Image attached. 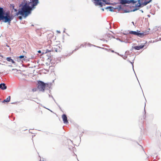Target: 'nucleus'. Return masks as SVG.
Instances as JSON below:
<instances>
[{"label":"nucleus","mask_w":161,"mask_h":161,"mask_svg":"<svg viewBox=\"0 0 161 161\" xmlns=\"http://www.w3.org/2000/svg\"><path fill=\"white\" fill-rule=\"evenodd\" d=\"M32 2H30L29 4H30L31 7L27 3H25L22 7L21 9L19 11V12L17 13L16 15H18L19 14L21 15L22 16L26 18L31 13V10L32 9V8H33L31 6V3Z\"/></svg>","instance_id":"1"},{"label":"nucleus","mask_w":161,"mask_h":161,"mask_svg":"<svg viewBox=\"0 0 161 161\" xmlns=\"http://www.w3.org/2000/svg\"><path fill=\"white\" fill-rule=\"evenodd\" d=\"M14 18L13 15H10L9 11H8L4 14L1 18V20H2L4 22H8L10 23Z\"/></svg>","instance_id":"2"},{"label":"nucleus","mask_w":161,"mask_h":161,"mask_svg":"<svg viewBox=\"0 0 161 161\" xmlns=\"http://www.w3.org/2000/svg\"><path fill=\"white\" fill-rule=\"evenodd\" d=\"M129 34L137 36L140 38H143L145 36L148 35L149 34V31H142V32L141 33L140 31L138 30L136 31H130L129 32Z\"/></svg>","instance_id":"3"},{"label":"nucleus","mask_w":161,"mask_h":161,"mask_svg":"<svg viewBox=\"0 0 161 161\" xmlns=\"http://www.w3.org/2000/svg\"><path fill=\"white\" fill-rule=\"evenodd\" d=\"M38 86L37 88L40 91L44 92L45 89V87L46 85H48V84L46 83H45L44 82L42 81H39L38 82Z\"/></svg>","instance_id":"4"},{"label":"nucleus","mask_w":161,"mask_h":161,"mask_svg":"<svg viewBox=\"0 0 161 161\" xmlns=\"http://www.w3.org/2000/svg\"><path fill=\"white\" fill-rule=\"evenodd\" d=\"M120 1V3L122 4H125L126 3H132L133 4L136 3V1H135L134 0H119Z\"/></svg>","instance_id":"5"},{"label":"nucleus","mask_w":161,"mask_h":161,"mask_svg":"<svg viewBox=\"0 0 161 161\" xmlns=\"http://www.w3.org/2000/svg\"><path fill=\"white\" fill-rule=\"evenodd\" d=\"M26 76V75L22 73H19L18 75V77L20 80H25Z\"/></svg>","instance_id":"6"},{"label":"nucleus","mask_w":161,"mask_h":161,"mask_svg":"<svg viewBox=\"0 0 161 161\" xmlns=\"http://www.w3.org/2000/svg\"><path fill=\"white\" fill-rule=\"evenodd\" d=\"M53 51H55L56 52H60L61 50V47L55 45L53 49Z\"/></svg>","instance_id":"7"},{"label":"nucleus","mask_w":161,"mask_h":161,"mask_svg":"<svg viewBox=\"0 0 161 161\" xmlns=\"http://www.w3.org/2000/svg\"><path fill=\"white\" fill-rule=\"evenodd\" d=\"M62 118L63 119L64 122L65 124H67L68 123V121L67 120V118L66 115L65 114H63L62 115Z\"/></svg>","instance_id":"8"},{"label":"nucleus","mask_w":161,"mask_h":161,"mask_svg":"<svg viewBox=\"0 0 161 161\" xmlns=\"http://www.w3.org/2000/svg\"><path fill=\"white\" fill-rule=\"evenodd\" d=\"M31 1H32L31 6L33 8L34 7V6H36L38 4V0H31Z\"/></svg>","instance_id":"9"},{"label":"nucleus","mask_w":161,"mask_h":161,"mask_svg":"<svg viewBox=\"0 0 161 161\" xmlns=\"http://www.w3.org/2000/svg\"><path fill=\"white\" fill-rule=\"evenodd\" d=\"M141 0H138V3L136 5V8H135L134 9H133L132 10V11H135L136 10H138V9H139V8L141 6V4L140 3V1Z\"/></svg>","instance_id":"10"},{"label":"nucleus","mask_w":161,"mask_h":161,"mask_svg":"<svg viewBox=\"0 0 161 161\" xmlns=\"http://www.w3.org/2000/svg\"><path fill=\"white\" fill-rule=\"evenodd\" d=\"M144 47V45H141L140 46H134V48L136 50H139L141 49H142L143 48V47Z\"/></svg>","instance_id":"11"},{"label":"nucleus","mask_w":161,"mask_h":161,"mask_svg":"<svg viewBox=\"0 0 161 161\" xmlns=\"http://www.w3.org/2000/svg\"><path fill=\"white\" fill-rule=\"evenodd\" d=\"M7 86L4 83H2L0 84V88L2 90H4L7 89Z\"/></svg>","instance_id":"12"},{"label":"nucleus","mask_w":161,"mask_h":161,"mask_svg":"<svg viewBox=\"0 0 161 161\" xmlns=\"http://www.w3.org/2000/svg\"><path fill=\"white\" fill-rule=\"evenodd\" d=\"M96 2V5H97L100 6L101 7H102L103 5V3L101 2L99 0H94Z\"/></svg>","instance_id":"13"},{"label":"nucleus","mask_w":161,"mask_h":161,"mask_svg":"<svg viewBox=\"0 0 161 161\" xmlns=\"http://www.w3.org/2000/svg\"><path fill=\"white\" fill-rule=\"evenodd\" d=\"M4 14L3 8H0V20Z\"/></svg>","instance_id":"14"},{"label":"nucleus","mask_w":161,"mask_h":161,"mask_svg":"<svg viewBox=\"0 0 161 161\" xmlns=\"http://www.w3.org/2000/svg\"><path fill=\"white\" fill-rule=\"evenodd\" d=\"M10 96H8L6 99H4L3 101V103L8 102L10 100Z\"/></svg>","instance_id":"15"},{"label":"nucleus","mask_w":161,"mask_h":161,"mask_svg":"<svg viewBox=\"0 0 161 161\" xmlns=\"http://www.w3.org/2000/svg\"><path fill=\"white\" fill-rule=\"evenodd\" d=\"M6 60L8 61L11 62L13 64L15 63L14 61L12 59H11L10 57L7 58Z\"/></svg>","instance_id":"16"},{"label":"nucleus","mask_w":161,"mask_h":161,"mask_svg":"<svg viewBox=\"0 0 161 161\" xmlns=\"http://www.w3.org/2000/svg\"><path fill=\"white\" fill-rule=\"evenodd\" d=\"M106 9H109V11H114V9H116V8H114L113 7H108L105 8Z\"/></svg>","instance_id":"17"},{"label":"nucleus","mask_w":161,"mask_h":161,"mask_svg":"<svg viewBox=\"0 0 161 161\" xmlns=\"http://www.w3.org/2000/svg\"><path fill=\"white\" fill-rule=\"evenodd\" d=\"M152 0H149L148 1H147V0H145L144 1L143 4L145 6V5H147L148 3L151 2Z\"/></svg>","instance_id":"18"},{"label":"nucleus","mask_w":161,"mask_h":161,"mask_svg":"<svg viewBox=\"0 0 161 161\" xmlns=\"http://www.w3.org/2000/svg\"><path fill=\"white\" fill-rule=\"evenodd\" d=\"M53 51V49H51V50H49L48 49H47L46 50V53H49V52H50L51 51Z\"/></svg>","instance_id":"19"},{"label":"nucleus","mask_w":161,"mask_h":161,"mask_svg":"<svg viewBox=\"0 0 161 161\" xmlns=\"http://www.w3.org/2000/svg\"><path fill=\"white\" fill-rule=\"evenodd\" d=\"M24 57H25V58H26V57L25 56H24V55H21V56H20L19 57V58H24Z\"/></svg>","instance_id":"20"},{"label":"nucleus","mask_w":161,"mask_h":161,"mask_svg":"<svg viewBox=\"0 0 161 161\" xmlns=\"http://www.w3.org/2000/svg\"><path fill=\"white\" fill-rule=\"evenodd\" d=\"M18 18H19V19L20 20L22 19V17L21 16H19Z\"/></svg>","instance_id":"21"},{"label":"nucleus","mask_w":161,"mask_h":161,"mask_svg":"<svg viewBox=\"0 0 161 161\" xmlns=\"http://www.w3.org/2000/svg\"><path fill=\"white\" fill-rule=\"evenodd\" d=\"M32 90L33 92L36 91V88L33 89H32Z\"/></svg>","instance_id":"22"},{"label":"nucleus","mask_w":161,"mask_h":161,"mask_svg":"<svg viewBox=\"0 0 161 161\" xmlns=\"http://www.w3.org/2000/svg\"><path fill=\"white\" fill-rule=\"evenodd\" d=\"M38 52L39 53H41V52L40 50H39L38 51Z\"/></svg>","instance_id":"23"},{"label":"nucleus","mask_w":161,"mask_h":161,"mask_svg":"<svg viewBox=\"0 0 161 161\" xmlns=\"http://www.w3.org/2000/svg\"><path fill=\"white\" fill-rule=\"evenodd\" d=\"M111 52H113V53L114 52V51H113V50H112V51H111Z\"/></svg>","instance_id":"24"},{"label":"nucleus","mask_w":161,"mask_h":161,"mask_svg":"<svg viewBox=\"0 0 161 161\" xmlns=\"http://www.w3.org/2000/svg\"><path fill=\"white\" fill-rule=\"evenodd\" d=\"M141 12H143V11H142H142H141Z\"/></svg>","instance_id":"25"},{"label":"nucleus","mask_w":161,"mask_h":161,"mask_svg":"<svg viewBox=\"0 0 161 161\" xmlns=\"http://www.w3.org/2000/svg\"><path fill=\"white\" fill-rule=\"evenodd\" d=\"M141 12H143V11H142H142H141Z\"/></svg>","instance_id":"26"}]
</instances>
